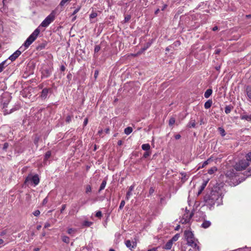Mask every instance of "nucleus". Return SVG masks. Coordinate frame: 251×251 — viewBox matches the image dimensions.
Returning <instances> with one entry per match:
<instances>
[{"label": "nucleus", "mask_w": 251, "mask_h": 251, "mask_svg": "<svg viewBox=\"0 0 251 251\" xmlns=\"http://www.w3.org/2000/svg\"><path fill=\"white\" fill-rule=\"evenodd\" d=\"M250 164L251 163L248 159L241 160L235 164L234 168L236 171H242L245 170Z\"/></svg>", "instance_id": "6"}, {"label": "nucleus", "mask_w": 251, "mask_h": 251, "mask_svg": "<svg viewBox=\"0 0 251 251\" xmlns=\"http://www.w3.org/2000/svg\"><path fill=\"white\" fill-rule=\"evenodd\" d=\"M243 251V249L242 248H239V249H238L237 250H235L233 251Z\"/></svg>", "instance_id": "59"}, {"label": "nucleus", "mask_w": 251, "mask_h": 251, "mask_svg": "<svg viewBox=\"0 0 251 251\" xmlns=\"http://www.w3.org/2000/svg\"><path fill=\"white\" fill-rule=\"evenodd\" d=\"M175 123V119L173 117L170 118L169 120V125L173 126Z\"/></svg>", "instance_id": "35"}, {"label": "nucleus", "mask_w": 251, "mask_h": 251, "mask_svg": "<svg viewBox=\"0 0 251 251\" xmlns=\"http://www.w3.org/2000/svg\"><path fill=\"white\" fill-rule=\"evenodd\" d=\"M96 216L99 218H101L102 217V213L100 211H98L96 213Z\"/></svg>", "instance_id": "36"}, {"label": "nucleus", "mask_w": 251, "mask_h": 251, "mask_svg": "<svg viewBox=\"0 0 251 251\" xmlns=\"http://www.w3.org/2000/svg\"><path fill=\"white\" fill-rule=\"evenodd\" d=\"M79 9H80V8H77V9H76L74 11V12H73V15H75V14L76 13H77L79 11Z\"/></svg>", "instance_id": "53"}, {"label": "nucleus", "mask_w": 251, "mask_h": 251, "mask_svg": "<svg viewBox=\"0 0 251 251\" xmlns=\"http://www.w3.org/2000/svg\"><path fill=\"white\" fill-rule=\"evenodd\" d=\"M50 91V88H44L42 90L41 92V94L40 95V97L42 99H45L47 98L49 92Z\"/></svg>", "instance_id": "11"}, {"label": "nucleus", "mask_w": 251, "mask_h": 251, "mask_svg": "<svg viewBox=\"0 0 251 251\" xmlns=\"http://www.w3.org/2000/svg\"><path fill=\"white\" fill-rule=\"evenodd\" d=\"M246 94L248 98L251 100V89L250 88H247Z\"/></svg>", "instance_id": "31"}, {"label": "nucleus", "mask_w": 251, "mask_h": 251, "mask_svg": "<svg viewBox=\"0 0 251 251\" xmlns=\"http://www.w3.org/2000/svg\"><path fill=\"white\" fill-rule=\"evenodd\" d=\"M226 175L228 177H231V178H233V177H235L236 176V175L234 173V170H232V171H228L226 173Z\"/></svg>", "instance_id": "18"}, {"label": "nucleus", "mask_w": 251, "mask_h": 251, "mask_svg": "<svg viewBox=\"0 0 251 251\" xmlns=\"http://www.w3.org/2000/svg\"><path fill=\"white\" fill-rule=\"evenodd\" d=\"M98 74V71H95V77H96L97 75Z\"/></svg>", "instance_id": "63"}, {"label": "nucleus", "mask_w": 251, "mask_h": 251, "mask_svg": "<svg viewBox=\"0 0 251 251\" xmlns=\"http://www.w3.org/2000/svg\"><path fill=\"white\" fill-rule=\"evenodd\" d=\"M102 130H101H101H99V131H98V134H99L100 135H101V134L102 133Z\"/></svg>", "instance_id": "61"}, {"label": "nucleus", "mask_w": 251, "mask_h": 251, "mask_svg": "<svg viewBox=\"0 0 251 251\" xmlns=\"http://www.w3.org/2000/svg\"><path fill=\"white\" fill-rule=\"evenodd\" d=\"M62 240L64 243H66L67 244L69 243L70 242V238L69 237H68L67 236H65V235L62 236Z\"/></svg>", "instance_id": "26"}, {"label": "nucleus", "mask_w": 251, "mask_h": 251, "mask_svg": "<svg viewBox=\"0 0 251 251\" xmlns=\"http://www.w3.org/2000/svg\"><path fill=\"white\" fill-rule=\"evenodd\" d=\"M151 152L149 151H146L144 155L143 156L144 158H147L149 155H150Z\"/></svg>", "instance_id": "41"}, {"label": "nucleus", "mask_w": 251, "mask_h": 251, "mask_svg": "<svg viewBox=\"0 0 251 251\" xmlns=\"http://www.w3.org/2000/svg\"><path fill=\"white\" fill-rule=\"evenodd\" d=\"M130 18H131V17L129 15H127V16H126L125 18V22H128L130 19Z\"/></svg>", "instance_id": "44"}, {"label": "nucleus", "mask_w": 251, "mask_h": 251, "mask_svg": "<svg viewBox=\"0 0 251 251\" xmlns=\"http://www.w3.org/2000/svg\"><path fill=\"white\" fill-rule=\"evenodd\" d=\"M8 147V144L7 143H5L3 145V149L6 150Z\"/></svg>", "instance_id": "46"}, {"label": "nucleus", "mask_w": 251, "mask_h": 251, "mask_svg": "<svg viewBox=\"0 0 251 251\" xmlns=\"http://www.w3.org/2000/svg\"><path fill=\"white\" fill-rule=\"evenodd\" d=\"M148 251H157V248H152L149 250Z\"/></svg>", "instance_id": "56"}, {"label": "nucleus", "mask_w": 251, "mask_h": 251, "mask_svg": "<svg viewBox=\"0 0 251 251\" xmlns=\"http://www.w3.org/2000/svg\"><path fill=\"white\" fill-rule=\"evenodd\" d=\"M132 131V128L131 127H127L125 129V133L126 135H129Z\"/></svg>", "instance_id": "24"}, {"label": "nucleus", "mask_w": 251, "mask_h": 251, "mask_svg": "<svg viewBox=\"0 0 251 251\" xmlns=\"http://www.w3.org/2000/svg\"><path fill=\"white\" fill-rule=\"evenodd\" d=\"M10 63H8V60H5L0 63V73L1 72L5 66H7Z\"/></svg>", "instance_id": "12"}, {"label": "nucleus", "mask_w": 251, "mask_h": 251, "mask_svg": "<svg viewBox=\"0 0 251 251\" xmlns=\"http://www.w3.org/2000/svg\"><path fill=\"white\" fill-rule=\"evenodd\" d=\"M154 190L153 188H151L150 189V190H149V193H150V195H151V194H153V192H154Z\"/></svg>", "instance_id": "49"}, {"label": "nucleus", "mask_w": 251, "mask_h": 251, "mask_svg": "<svg viewBox=\"0 0 251 251\" xmlns=\"http://www.w3.org/2000/svg\"><path fill=\"white\" fill-rule=\"evenodd\" d=\"M88 123V119L87 118H86L85 119L84 121V123H83V125L84 126H85Z\"/></svg>", "instance_id": "52"}, {"label": "nucleus", "mask_w": 251, "mask_h": 251, "mask_svg": "<svg viewBox=\"0 0 251 251\" xmlns=\"http://www.w3.org/2000/svg\"><path fill=\"white\" fill-rule=\"evenodd\" d=\"M164 198H161L160 199V203H163V201H164Z\"/></svg>", "instance_id": "60"}, {"label": "nucleus", "mask_w": 251, "mask_h": 251, "mask_svg": "<svg viewBox=\"0 0 251 251\" xmlns=\"http://www.w3.org/2000/svg\"><path fill=\"white\" fill-rule=\"evenodd\" d=\"M193 215V214L192 212H190L189 210H186L185 213L183 215L180 221V223L182 224H186L189 223Z\"/></svg>", "instance_id": "8"}, {"label": "nucleus", "mask_w": 251, "mask_h": 251, "mask_svg": "<svg viewBox=\"0 0 251 251\" xmlns=\"http://www.w3.org/2000/svg\"><path fill=\"white\" fill-rule=\"evenodd\" d=\"M106 184V180H103L102 183H101L100 188L99 189V192L100 191H101L102 190L104 189V188L105 187Z\"/></svg>", "instance_id": "25"}, {"label": "nucleus", "mask_w": 251, "mask_h": 251, "mask_svg": "<svg viewBox=\"0 0 251 251\" xmlns=\"http://www.w3.org/2000/svg\"><path fill=\"white\" fill-rule=\"evenodd\" d=\"M40 212L39 210H37L36 211H35L33 213V215L35 216H38L40 215Z\"/></svg>", "instance_id": "43"}, {"label": "nucleus", "mask_w": 251, "mask_h": 251, "mask_svg": "<svg viewBox=\"0 0 251 251\" xmlns=\"http://www.w3.org/2000/svg\"><path fill=\"white\" fill-rule=\"evenodd\" d=\"M173 243L170 240L164 245L163 248L166 250H170L173 246Z\"/></svg>", "instance_id": "14"}, {"label": "nucleus", "mask_w": 251, "mask_h": 251, "mask_svg": "<svg viewBox=\"0 0 251 251\" xmlns=\"http://www.w3.org/2000/svg\"><path fill=\"white\" fill-rule=\"evenodd\" d=\"M208 162H209V159H208L207 160L204 161L203 163V164H202L201 166H199V169H200L201 168H202L204 167L205 166H206L208 164Z\"/></svg>", "instance_id": "37"}, {"label": "nucleus", "mask_w": 251, "mask_h": 251, "mask_svg": "<svg viewBox=\"0 0 251 251\" xmlns=\"http://www.w3.org/2000/svg\"><path fill=\"white\" fill-rule=\"evenodd\" d=\"M4 243V241L3 239H0V245H2Z\"/></svg>", "instance_id": "58"}, {"label": "nucleus", "mask_w": 251, "mask_h": 251, "mask_svg": "<svg viewBox=\"0 0 251 251\" xmlns=\"http://www.w3.org/2000/svg\"><path fill=\"white\" fill-rule=\"evenodd\" d=\"M55 12L52 11L49 15H48L45 19L40 24V26L44 27H47L51 23H52L55 19Z\"/></svg>", "instance_id": "7"}, {"label": "nucleus", "mask_w": 251, "mask_h": 251, "mask_svg": "<svg viewBox=\"0 0 251 251\" xmlns=\"http://www.w3.org/2000/svg\"><path fill=\"white\" fill-rule=\"evenodd\" d=\"M50 226V224L49 223L47 222L45 224L44 228H48Z\"/></svg>", "instance_id": "47"}, {"label": "nucleus", "mask_w": 251, "mask_h": 251, "mask_svg": "<svg viewBox=\"0 0 251 251\" xmlns=\"http://www.w3.org/2000/svg\"><path fill=\"white\" fill-rule=\"evenodd\" d=\"M180 137H181V136L179 134H176V135H175V138L176 140H178V139H180Z\"/></svg>", "instance_id": "51"}, {"label": "nucleus", "mask_w": 251, "mask_h": 251, "mask_svg": "<svg viewBox=\"0 0 251 251\" xmlns=\"http://www.w3.org/2000/svg\"><path fill=\"white\" fill-rule=\"evenodd\" d=\"M222 199L223 197L221 193L216 190H212L209 194H206L204 198L206 204L210 206L215 204L217 206L220 205L222 202Z\"/></svg>", "instance_id": "1"}, {"label": "nucleus", "mask_w": 251, "mask_h": 251, "mask_svg": "<svg viewBox=\"0 0 251 251\" xmlns=\"http://www.w3.org/2000/svg\"><path fill=\"white\" fill-rule=\"evenodd\" d=\"M184 235L187 241V244L194 248L195 251H199V247L197 245L198 241L194 236L193 233L189 230L184 232Z\"/></svg>", "instance_id": "3"}, {"label": "nucleus", "mask_w": 251, "mask_h": 251, "mask_svg": "<svg viewBox=\"0 0 251 251\" xmlns=\"http://www.w3.org/2000/svg\"><path fill=\"white\" fill-rule=\"evenodd\" d=\"M174 45H175V46L179 45L180 42L179 41H176V42L174 43Z\"/></svg>", "instance_id": "57"}, {"label": "nucleus", "mask_w": 251, "mask_h": 251, "mask_svg": "<svg viewBox=\"0 0 251 251\" xmlns=\"http://www.w3.org/2000/svg\"><path fill=\"white\" fill-rule=\"evenodd\" d=\"M211 225V223L209 221H204L201 225V226L204 228H208Z\"/></svg>", "instance_id": "17"}, {"label": "nucleus", "mask_w": 251, "mask_h": 251, "mask_svg": "<svg viewBox=\"0 0 251 251\" xmlns=\"http://www.w3.org/2000/svg\"><path fill=\"white\" fill-rule=\"evenodd\" d=\"M233 107L231 105H226L225 107V113L226 114L229 113L231 110L232 109Z\"/></svg>", "instance_id": "22"}, {"label": "nucleus", "mask_w": 251, "mask_h": 251, "mask_svg": "<svg viewBox=\"0 0 251 251\" xmlns=\"http://www.w3.org/2000/svg\"><path fill=\"white\" fill-rule=\"evenodd\" d=\"M125 201H124V200L122 201L121 202L120 205L119 206V209L121 210L123 208V207L125 206Z\"/></svg>", "instance_id": "39"}, {"label": "nucleus", "mask_w": 251, "mask_h": 251, "mask_svg": "<svg viewBox=\"0 0 251 251\" xmlns=\"http://www.w3.org/2000/svg\"><path fill=\"white\" fill-rule=\"evenodd\" d=\"M240 118L242 120H246L248 121H251V115H246V114H243L241 115L240 116Z\"/></svg>", "instance_id": "15"}, {"label": "nucleus", "mask_w": 251, "mask_h": 251, "mask_svg": "<svg viewBox=\"0 0 251 251\" xmlns=\"http://www.w3.org/2000/svg\"><path fill=\"white\" fill-rule=\"evenodd\" d=\"M66 208V205L65 204H63L62 205V207H61V209L60 210V212L62 213H63V211Z\"/></svg>", "instance_id": "45"}, {"label": "nucleus", "mask_w": 251, "mask_h": 251, "mask_svg": "<svg viewBox=\"0 0 251 251\" xmlns=\"http://www.w3.org/2000/svg\"><path fill=\"white\" fill-rule=\"evenodd\" d=\"M40 31L39 27L36 28L33 33L27 38L24 44L23 51L26 49L36 40Z\"/></svg>", "instance_id": "4"}, {"label": "nucleus", "mask_w": 251, "mask_h": 251, "mask_svg": "<svg viewBox=\"0 0 251 251\" xmlns=\"http://www.w3.org/2000/svg\"><path fill=\"white\" fill-rule=\"evenodd\" d=\"M212 93V90L211 89H207L204 93V96L205 98H208Z\"/></svg>", "instance_id": "16"}, {"label": "nucleus", "mask_w": 251, "mask_h": 251, "mask_svg": "<svg viewBox=\"0 0 251 251\" xmlns=\"http://www.w3.org/2000/svg\"><path fill=\"white\" fill-rule=\"evenodd\" d=\"M134 186L133 185H131L129 187L128 191L126 195V199L128 200H129L130 197L132 195V191L133 190Z\"/></svg>", "instance_id": "13"}, {"label": "nucleus", "mask_w": 251, "mask_h": 251, "mask_svg": "<svg viewBox=\"0 0 251 251\" xmlns=\"http://www.w3.org/2000/svg\"><path fill=\"white\" fill-rule=\"evenodd\" d=\"M150 148V145L149 144H144L142 145V149L146 151H149Z\"/></svg>", "instance_id": "20"}, {"label": "nucleus", "mask_w": 251, "mask_h": 251, "mask_svg": "<svg viewBox=\"0 0 251 251\" xmlns=\"http://www.w3.org/2000/svg\"><path fill=\"white\" fill-rule=\"evenodd\" d=\"M100 47L98 45L96 46L95 47L94 51L95 52H98L100 50Z\"/></svg>", "instance_id": "42"}, {"label": "nucleus", "mask_w": 251, "mask_h": 251, "mask_svg": "<svg viewBox=\"0 0 251 251\" xmlns=\"http://www.w3.org/2000/svg\"><path fill=\"white\" fill-rule=\"evenodd\" d=\"M122 141L120 140V141H119L118 142V145H122Z\"/></svg>", "instance_id": "62"}, {"label": "nucleus", "mask_w": 251, "mask_h": 251, "mask_svg": "<svg viewBox=\"0 0 251 251\" xmlns=\"http://www.w3.org/2000/svg\"><path fill=\"white\" fill-rule=\"evenodd\" d=\"M76 231V229L73 228H70L68 229L67 232L69 234L75 233Z\"/></svg>", "instance_id": "32"}, {"label": "nucleus", "mask_w": 251, "mask_h": 251, "mask_svg": "<svg viewBox=\"0 0 251 251\" xmlns=\"http://www.w3.org/2000/svg\"><path fill=\"white\" fill-rule=\"evenodd\" d=\"M60 69L61 71L63 72L65 70V67L63 65L61 66Z\"/></svg>", "instance_id": "54"}, {"label": "nucleus", "mask_w": 251, "mask_h": 251, "mask_svg": "<svg viewBox=\"0 0 251 251\" xmlns=\"http://www.w3.org/2000/svg\"><path fill=\"white\" fill-rule=\"evenodd\" d=\"M93 222H89V221H85L83 222V224H82V226H86V227H89L90 226H92L93 225Z\"/></svg>", "instance_id": "21"}, {"label": "nucleus", "mask_w": 251, "mask_h": 251, "mask_svg": "<svg viewBox=\"0 0 251 251\" xmlns=\"http://www.w3.org/2000/svg\"><path fill=\"white\" fill-rule=\"evenodd\" d=\"M51 155V153L50 151H47L46 153V154H45V159H48V158H49L50 157Z\"/></svg>", "instance_id": "40"}, {"label": "nucleus", "mask_w": 251, "mask_h": 251, "mask_svg": "<svg viewBox=\"0 0 251 251\" xmlns=\"http://www.w3.org/2000/svg\"><path fill=\"white\" fill-rule=\"evenodd\" d=\"M217 169L216 167H213L210 169L209 170H208V173L210 175H212L214 174L217 171Z\"/></svg>", "instance_id": "27"}, {"label": "nucleus", "mask_w": 251, "mask_h": 251, "mask_svg": "<svg viewBox=\"0 0 251 251\" xmlns=\"http://www.w3.org/2000/svg\"><path fill=\"white\" fill-rule=\"evenodd\" d=\"M125 245L130 250H132L137 246V243L135 239L132 240H127L125 241Z\"/></svg>", "instance_id": "9"}, {"label": "nucleus", "mask_w": 251, "mask_h": 251, "mask_svg": "<svg viewBox=\"0 0 251 251\" xmlns=\"http://www.w3.org/2000/svg\"><path fill=\"white\" fill-rule=\"evenodd\" d=\"M212 101L210 100H207L205 103H204V107L205 109H208L212 105Z\"/></svg>", "instance_id": "19"}, {"label": "nucleus", "mask_w": 251, "mask_h": 251, "mask_svg": "<svg viewBox=\"0 0 251 251\" xmlns=\"http://www.w3.org/2000/svg\"><path fill=\"white\" fill-rule=\"evenodd\" d=\"M23 47H21L19 50H17L9 56V59L10 60L11 62L15 60L21 54L22 51L21 50H23Z\"/></svg>", "instance_id": "10"}, {"label": "nucleus", "mask_w": 251, "mask_h": 251, "mask_svg": "<svg viewBox=\"0 0 251 251\" xmlns=\"http://www.w3.org/2000/svg\"><path fill=\"white\" fill-rule=\"evenodd\" d=\"M92 191V187L90 185H87L85 186V192L88 194L90 193Z\"/></svg>", "instance_id": "28"}, {"label": "nucleus", "mask_w": 251, "mask_h": 251, "mask_svg": "<svg viewBox=\"0 0 251 251\" xmlns=\"http://www.w3.org/2000/svg\"><path fill=\"white\" fill-rule=\"evenodd\" d=\"M41 228V226L39 225L37 226V229L39 230Z\"/></svg>", "instance_id": "64"}, {"label": "nucleus", "mask_w": 251, "mask_h": 251, "mask_svg": "<svg viewBox=\"0 0 251 251\" xmlns=\"http://www.w3.org/2000/svg\"><path fill=\"white\" fill-rule=\"evenodd\" d=\"M11 97L8 94H4L2 96L1 105L4 115L11 114L16 110L15 108H11L9 110L7 109Z\"/></svg>", "instance_id": "2"}, {"label": "nucleus", "mask_w": 251, "mask_h": 251, "mask_svg": "<svg viewBox=\"0 0 251 251\" xmlns=\"http://www.w3.org/2000/svg\"><path fill=\"white\" fill-rule=\"evenodd\" d=\"M97 16V13H96V12H92V13L90 15V18L91 19L95 18H96Z\"/></svg>", "instance_id": "38"}, {"label": "nucleus", "mask_w": 251, "mask_h": 251, "mask_svg": "<svg viewBox=\"0 0 251 251\" xmlns=\"http://www.w3.org/2000/svg\"><path fill=\"white\" fill-rule=\"evenodd\" d=\"M40 181V179L37 175H28L26 178L25 183L27 185H33L35 186L38 184Z\"/></svg>", "instance_id": "5"}, {"label": "nucleus", "mask_w": 251, "mask_h": 251, "mask_svg": "<svg viewBox=\"0 0 251 251\" xmlns=\"http://www.w3.org/2000/svg\"><path fill=\"white\" fill-rule=\"evenodd\" d=\"M246 158L247 159H248V160L251 163V151L246 154Z\"/></svg>", "instance_id": "33"}, {"label": "nucleus", "mask_w": 251, "mask_h": 251, "mask_svg": "<svg viewBox=\"0 0 251 251\" xmlns=\"http://www.w3.org/2000/svg\"><path fill=\"white\" fill-rule=\"evenodd\" d=\"M207 181H205L202 184V185L201 186V189L200 190V191L199 192V194H200L202 192V191L205 188L207 184Z\"/></svg>", "instance_id": "29"}, {"label": "nucleus", "mask_w": 251, "mask_h": 251, "mask_svg": "<svg viewBox=\"0 0 251 251\" xmlns=\"http://www.w3.org/2000/svg\"><path fill=\"white\" fill-rule=\"evenodd\" d=\"M6 233H7L6 230H3V231H2V232H0V235L1 236H3L4 235L6 234Z\"/></svg>", "instance_id": "48"}, {"label": "nucleus", "mask_w": 251, "mask_h": 251, "mask_svg": "<svg viewBox=\"0 0 251 251\" xmlns=\"http://www.w3.org/2000/svg\"><path fill=\"white\" fill-rule=\"evenodd\" d=\"M179 237V234H176L170 240L173 243L174 242L176 241Z\"/></svg>", "instance_id": "30"}, {"label": "nucleus", "mask_w": 251, "mask_h": 251, "mask_svg": "<svg viewBox=\"0 0 251 251\" xmlns=\"http://www.w3.org/2000/svg\"><path fill=\"white\" fill-rule=\"evenodd\" d=\"M196 126V124H195V122L194 121H192L191 120L190 123H189V126L190 127H195Z\"/></svg>", "instance_id": "34"}, {"label": "nucleus", "mask_w": 251, "mask_h": 251, "mask_svg": "<svg viewBox=\"0 0 251 251\" xmlns=\"http://www.w3.org/2000/svg\"><path fill=\"white\" fill-rule=\"evenodd\" d=\"M218 131L222 136L224 137L226 135V131L223 127H219L218 128Z\"/></svg>", "instance_id": "23"}, {"label": "nucleus", "mask_w": 251, "mask_h": 251, "mask_svg": "<svg viewBox=\"0 0 251 251\" xmlns=\"http://www.w3.org/2000/svg\"><path fill=\"white\" fill-rule=\"evenodd\" d=\"M48 202V199L47 198H46L44 199L43 201V204H45L46 203H47Z\"/></svg>", "instance_id": "50"}, {"label": "nucleus", "mask_w": 251, "mask_h": 251, "mask_svg": "<svg viewBox=\"0 0 251 251\" xmlns=\"http://www.w3.org/2000/svg\"><path fill=\"white\" fill-rule=\"evenodd\" d=\"M218 29V27L217 26L213 27L212 28L213 31H214L217 30Z\"/></svg>", "instance_id": "55"}]
</instances>
